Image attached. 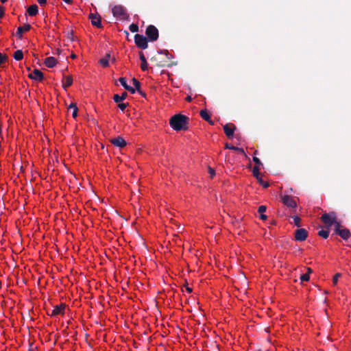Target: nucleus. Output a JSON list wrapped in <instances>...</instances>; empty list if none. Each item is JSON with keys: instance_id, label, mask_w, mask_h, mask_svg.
I'll list each match as a JSON object with an SVG mask.
<instances>
[{"instance_id": "21", "label": "nucleus", "mask_w": 351, "mask_h": 351, "mask_svg": "<svg viewBox=\"0 0 351 351\" xmlns=\"http://www.w3.org/2000/svg\"><path fill=\"white\" fill-rule=\"evenodd\" d=\"M267 207L264 205H261L258 207V212L260 213V219L262 220H266L267 217L264 213L266 211Z\"/></svg>"}, {"instance_id": "49", "label": "nucleus", "mask_w": 351, "mask_h": 351, "mask_svg": "<svg viewBox=\"0 0 351 351\" xmlns=\"http://www.w3.org/2000/svg\"><path fill=\"white\" fill-rule=\"evenodd\" d=\"M71 58H72L73 59L75 58H76V55H75V54H72V55H71Z\"/></svg>"}, {"instance_id": "45", "label": "nucleus", "mask_w": 351, "mask_h": 351, "mask_svg": "<svg viewBox=\"0 0 351 351\" xmlns=\"http://www.w3.org/2000/svg\"><path fill=\"white\" fill-rule=\"evenodd\" d=\"M210 125H214V122L211 120L210 117L209 118L208 121H207Z\"/></svg>"}, {"instance_id": "8", "label": "nucleus", "mask_w": 351, "mask_h": 351, "mask_svg": "<svg viewBox=\"0 0 351 351\" xmlns=\"http://www.w3.org/2000/svg\"><path fill=\"white\" fill-rule=\"evenodd\" d=\"M294 237L296 241H304L308 237V231L304 228H298L295 231Z\"/></svg>"}, {"instance_id": "24", "label": "nucleus", "mask_w": 351, "mask_h": 351, "mask_svg": "<svg viewBox=\"0 0 351 351\" xmlns=\"http://www.w3.org/2000/svg\"><path fill=\"white\" fill-rule=\"evenodd\" d=\"M69 109H73L72 110V112H73L72 116L73 118H76L77 116V112H78V108H77L76 104L71 103L69 106Z\"/></svg>"}, {"instance_id": "7", "label": "nucleus", "mask_w": 351, "mask_h": 351, "mask_svg": "<svg viewBox=\"0 0 351 351\" xmlns=\"http://www.w3.org/2000/svg\"><path fill=\"white\" fill-rule=\"evenodd\" d=\"M281 200L284 205L287 206L291 208H295L297 206L296 202L294 199V197L285 195L281 196Z\"/></svg>"}, {"instance_id": "43", "label": "nucleus", "mask_w": 351, "mask_h": 351, "mask_svg": "<svg viewBox=\"0 0 351 351\" xmlns=\"http://www.w3.org/2000/svg\"><path fill=\"white\" fill-rule=\"evenodd\" d=\"M186 291H187L188 293H191V292H192V291H193V290H192V288L189 287H186Z\"/></svg>"}, {"instance_id": "38", "label": "nucleus", "mask_w": 351, "mask_h": 351, "mask_svg": "<svg viewBox=\"0 0 351 351\" xmlns=\"http://www.w3.org/2000/svg\"><path fill=\"white\" fill-rule=\"evenodd\" d=\"M128 91H129L130 93H131L132 94H134L135 93L136 89L135 88H133L131 86H128L126 87V89Z\"/></svg>"}, {"instance_id": "41", "label": "nucleus", "mask_w": 351, "mask_h": 351, "mask_svg": "<svg viewBox=\"0 0 351 351\" xmlns=\"http://www.w3.org/2000/svg\"><path fill=\"white\" fill-rule=\"evenodd\" d=\"M40 5H44L47 3V0H36Z\"/></svg>"}, {"instance_id": "48", "label": "nucleus", "mask_w": 351, "mask_h": 351, "mask_svg": "<svg viewBox=\"0 0 351 351\" xmlns=\"http://www.w3.org/2000/svg\"><path fill=\"white\" fill-rule=\"evenodd\" d=\"M72 32L69 35V38H71V40H73V38H72Z\"/></svg>"}, {"instance_id": "20", "label": "nucleus", "mask_w": 351, "mask_h": 351, "mask_svg": "<svg viewBox=\"0 0 351 351\" xmlns=\"http://www.w3.org/2000/svg\"><path fill=\"white\" fill-rule=\"evenodd\" d=\"M128 96V93L126 92H123L121 95H119L118 94H115L113 96V100L115 103H120L121 101L125 99Z\"/></svg>"}, {"instance_id": "22", "label": "nucleus", "mask_w": 351, "mask_h": 351, "mask_svg": "<svg viewBox=\"0 0 351 351\" xmlns=\"http://www.w3.org/2000/svg\"><path fill=\"white\" fill-rule=\"evenodd\" d=\"M225 147H226V149H232V150H234V151H237V152H239L241 154H245V152H244V149L243 148L237 147H235L234 145H231L229 143H226Z\"/></svg>"}, {"instance_id": "35", "label": "nucleus", "mask_w": 351, "mask_h": 351, "mask_svg": "<svg viewBox=\"0 0 351 351\" xmlns=\"http://www.w3.org/2000/svg\"><path fill=\"white\" fill-rule=\"evenodd\" d=\"M8 59V57L5 54H2L0 53V65L2 64V63H4Z\"/></svg>"}, {"instance_id": "40", "label": "nucleus", "mask_w": 351, "mask_h": 351, "mask_svg": "<svg viewBox=\"0 0 351 351\" xmlns=\"http://www.w3.org/2000/svg\"><path fill=\"white\" fill-rule=\"evenodd\" d=\"M4 16V8L0 6V18H2Z\"/></svg>"}, {"instance_id": "6", "label": "nucleus", "mask_w": 351, "mask_h": 351, "mask_svg": "<svg viewBox=\"0 0 351 351\" xmlns=\"http://www.w3.org/2000/svg\"><path fill=\"white\" fill-rule=\"evenodd\" d=\"M337 219L336 213L330 212V213H324L322 215L321 219L326 226H331L335 223Z\"/></svg>"}, {"instance_id": "28", "label": "nucleus", "mask_w": 351, "mask_h": 351, "mask_svg": "<svg viewBox=\"0 0 351 351\" xmlns=\"http://www.w3.org/2000/svg\"><path fill=\"white\" fill-rule=\"evenodd\" d=\"M333 225L335 226V231L336 234L338 233L339 230L343 228V226L341 225L340 222L337 221L336 220L335 223H333Z\"/></svg>"}, {"instance_id": "26", "label": "nucleus", "mask_w": 351, "mask_h": 351, "mask_svg": "<svg viewBox=\"0 0 351 351\" xmlns=\"http://www.w3.org/2000/svg\"><path fill=\"white\" fill-rule=\"evenodd\" d=\"M14 58L19 61L23 58V53L21 50H17L14 53Z\"/></svg>"}, {"instance_id": "18", "label": "nucleus", "mask_w": 351, "mask_h": 351, "mask_svg": "<svg viewBox=\"0 0 351 351\" xmlns=\"http://www.w3.org/2000/svg\"><path fill=\"white\" fill-rule=\"evenodd\" d=\"M73 83V77L71 75H68L64 77V80H62V87L64 89H66L68 87L71 86Z\"/></svg>"}, {"instance_id": "46", "label": "nucleus", "mask_w": 351, "mask_h": 351, "mask_svg": "<svg viewBox=\"0 0 351 351\" xmlns=\"http://www.w3.org/2000/svg\"><path fill=\"white\" fill-rule=\"evenodd\" d=\"M63 1H64L65 3H69V4H70V3H72V0H63Z\"/></svg>"}, {"instance_id": "47", "label": "nucleus", "mask_w": 351, "mask_h": 351, "mask_svg": "<svg viewBox=\"0 0 351 351\" xmlns=\"http://www.w3.org/2000/svg\"><path fill=\"white\" fill-rule=\"evenodd\" d=\"M311 272H312V269H311L310 267H308V268H307V273H306V274H310V273H311Z\"/></svg>"}, {"instance_id": "34", "label": "nucleus", "mask_w": 351, "mask_h": 351, "mask_svg": "<svg viewBox=\"0 0 351 351\" xmlns=\"http://www.w3.org/2000/svg\"><path fill=\"white\" fill-rule=\"evenodd\" d=\"M300 278L301 281H302V282L303 281H308L310 277H309L308 274H304L301 275Z\"/></svg>"}, {"instance_id": "17", "label": "nucleus", "mask_w": 351, "mask_h": 351, "mask_svg": "<svg viewBox=\"0 0 351 351\" xmlns=\"http://www.w3.org/2000/svg\"><path fill=\"white\" fill-rule=\"evenodd\" d=\"M139 58L141 61V69L143 71H147L148 69L147 62L146 58L143 52L139 53Z\"/></svg>"}, {"instance_id": "14", "label": "nucleus", "mask_w": 351, "mask_h": 351, "mask_svg": "<svg viewBox=\"0 0 351 351\" xmlns=\"http://www.w3.org/2000/svg\"><path fill=\"white\" fill-rule=\"evenodd\" d=\"M89 18L91 19V23L93 25L96 26L97 27H99V28L102 27L100 16H97L96 14L91 13L89 15Z\"/></svg>"}, {"instance_id": "23", "label": "nucleus", "mask_w": 351, "mask_h": 351, "mask_svg": "<svg viewBox=\"0 0 351 351\" xmlns=\"http://www.w3.org/2000/svg\"><path fill=\"white\" fill-rule=\"evenodd\" d=\"M110 58V55L109 53H107L105 56V58H101L99 60V63L104 67H106L109 64V59Z\"/></svg>"}, {"instance_id": "42", "label": "nucleus", "mask_w": 351, "mask_h": 351, "mask_svg": "<svg viewBox=\"0 0 351 351\" xmlns=\"http://www.w3.org/2000/svg\"><path fill=\"white\" fill-rule=\"evenodd\" d=\"M141 96H143V97H146V94L145 93L143 92L141 88L138 89V90H136Z\"/></svg>"}, {"instance_id": "4", "label": "nucleus", "mask_w": 351, "mask_h": 351, "mask_svg": "<svg viewBox=\"0 0 351 351\" xmlns=\"http://www.w3.org/2000/svg\"><path fill=\"white\" fill-rule=\"evenodd\" d=\"M145 34L147 40L151 42L157 40L159 36L158 29L153 25H149L147 27Z\"/></svg>"}, {"instance_id": "32", "label": "nucleus", "mask_w": 351, "mask_h": 351, "mask_svg": "<svg viewBox=\"0 0 351 351\" xmlns=\"http://www.w3.org/2000/svg\"><path fill=\"white\" fill-rule=\"evenodd\" d=\"M119 81L121 83V84L124 87L125 89H126V87L129 86L126 82L125 77H120L119 79Z\"/></svg>"}, {"instance_id": "44", "label": "nucleus", "mask_w": 351, "mask_h": 351, "mask_svg": "<svg viewBox=\"0 0 351 351\" xmlns=\"http://www.w3.org/2000/svg\"><path fill=\"white\" fill-rule=\"evenodd\" d=\"M186 100L187 101H191L192 100V97H191V96H187V97H186Z\"/></svg>"}, {"instance_id": "25", "label": "nucleus", "mask_w": 351, "mask_h": 351, "mask_svg": "<svg viewBox=\"0 0 351 351\" xmlns=\"http://www.w3.org/2000/svg\"><path fill=\"white\" fill-rule=\"evenodd\" d=\"M199 114L201 117L205 121H208L209 118L210 117V115L206 109L202 110L199 112Z\"/></svg>"}, {"instance_id": "33", "label": "nucleus", "mask_w": 351, "mask_h": 351, "mask_svg": "<svg viewBox=\"0 0 351 351\" xmlns=\"http://www.w3.org/2000/svg\"><path fill=\"white\" fill-rule=\"evenodd\" d=\"M118 107L121 111H124L127 106H128V103H118Z\"/></svg>"}, {"instance_id": "37", "label": "nucleus", "mask_w": 351, "mask_h": 351, "mask_svg": "<svg viewBox=\"0 0 351 351\" xmlns=\"http://www.w3.org/2000/svg\"><path fill=\"white\" fill-rule=\"evenodd\" d=\"M253 161L256 163V166L262 165V162L260 159L256 156L253 157Z\"/></svg>"}, {"instance_id": "19", "label": "nucleus", "mask_w": 351, "mask_h": 351, "mask_svg": "<svg viewBox=\"0 0 351 351\" xmlns=\"http://www.w3.org/2000/svg\"><path fill=\"white\" fill-rule=\"evenodd\" d=\"M38 8L37 5H36V4L30 5L27 10V12L31 16H34L38 14Z\"/></svg>"}, {"instance_id": "30", "label": "nucleus", "mask_w": 351, "mask_h": 351, "mask_svg": "<svg viewBox=\"0 0 351 351\" xmlns=\"http://www.w3.org/2000/svg\"><path fill=\"white\" fill-rule=\"evenodd\" d=\"M129 29L133 33L137 32L138 31V26L137 24L132 23L129 26Z\"/></svg>"}, {"instance_id": "12", "label": "nucleus", "mask_w": 351, "mask_h": 351, "mask_svg": "<svg viewBox=\"0 0 351 351\" xmlns=\"http://www.w3.org/2000/svg\"><path fill=\"white\" fill-rule=\"evenodd\" d=\"M65 308H66V305L64 304H60L59 305H57V306H54L50 315L51 316H56L58 315H64Z\"/></svg>"}, {"instance_id": "9", "label": "nucleus", "mask_w": 351, "mask_h": 351, "mask_svg": "<svg viewBox=\"0 0 351 351\" xmlns=\"http://www.w3.org/2000/svg\"><path fill=\"white\" fill-rule=\"evenodd\" d=\"M236 128V126L232 123H228L223 125L224 133L228 138H233Z\"/></svg>"}, {"instance_id": "31", "label": "nucleus", "mask_w": 351, "mask_h": 351, "mask_svg": "<svg viewBox=\"0 0 351 351\" xmlns=\"http://www.w3.org/2000/svg\"><path fill=\"white\" fill-rule=\"evenodd\" d=\"M132 83L134 84V88L138 90L141 88V83L138 80H137L136 78L132 79Z\"/></svg>"}, {"instance_id": "11", "label": "nucleus", "mask_w": 351, "mask_h": 351, "mask_svg": "<svg viewBox=\"0 0 351 351\" xmlns=\"http://www.w3.org/2000/svg\"><path fill=\"white\" fill-rule=\"evenodd\" d=\"M28 77L34 80L42 81L44 78L43 73L38 69H35L32 73L28 75Z\"/></svg>"}, {"instance_id": "36", "label": "nucleus", "mask_w": 351, "mask_h": 351, "mask_svg": "<svg viewBox=\"0 0 351 351\" xmlns=\"http://www.w3.org/2000/svg\"><path fill=\"white\" fill-rule=\"evenodd\" d=\"M341 276V274L337 273L332 278V282L335 285L337 283L339 278Z\"/></svg>"}, {"instance_id": "39", "label": "nucleus", "mask_w": 351, "mask_h": 351, "mask_svg": "<svg viewBox=\"0 0 351 351\" xmlns=\"http://www.w3.org/2000/svg\"><path fill=\"white\" fill-rule=\"evenodd\" d=\"M208 172H209L211 178H213V176L215 175V170L213 169H212L211 167H208Z\"/></svg>"}, {"instance_id": "50", "label": "nucleus", "mask_w": 351, "mask_h": 351, "mask_svg": "<svg viewBox=\"0 0 351 351\" xmlns=\"http://www.w3.org/2000/svg\"><path fill=\"white\" fill-rule=\"evenodd\" d=\"M8 0H1L2 3H5Z\"/></svg>"}, {"instance_id": "10", "label": "nucleus", "mask_w": 351, "mask_h": 351, "mask_svg": "<svg viewBox=\"0 0 351 351\" xmlns=\"http://www.w3.org/2000/svg\"><path fill=\"white\" fill-rule=\"evenodd\" d=\"M253 176L257 179L258 182L260 184H261L264 188H267L269 184L268 182H265L263 181L262 176L259 172V167L258 166H254L252 170Z\"/></svg>"}, {"instance_id": "27", "label": "nucleus", "mask_w": 351, "mask_h": 351, "mask_svg": "<svg viewBox=\"0 0 351 351\" xmlns=\"http://www.w3.org/2000/svg\"><path fill=\"white\" fill-rule=\"evenodd\" d=\"M318 235L324 239H327L329 236V231L325 230H321L318 232Z\"/></svg>"}, {"instance_id": "29", "label": "nucleus", "mask_w": 351, "mask_h": 351, "mask_svg": "<svg viewBox=\"0 0 351 351\" xmlns=\"http://www.w3.org/2000/svg\"><path fill=\"white\" fill-rule=\"evenodd\" d=\"M292 218L293 219V222H294L295 226H296L297 227H300V226H301V224H300V221H301L300 218L298 216H297V215L293 216Z\"/></svg>"}, {"instance_id": "16", "label": "nucleus", "mask_w": 351, "mask_h": 351, "mask_svg": "<svg viewBox=\"0 0 351 351\" xmlns=\"http://www.w3.org/2000/svg\"><path fill=\"white\" fill-rule=\"evenodd\" d=\"M44 63L47 67L53 68L57 64V60L54 57L51 56L45 58Z\"/></svg>"}, {"instance_id": "3", "label": "nucleus", "mask_w": 351, "mask_h": 351, "mask_svg": "<svg viewBox=\"0 0 351 351\" xmlns=\"http://www.w3.org/2000/svg\"><path fill=\"white\" fill-rule=\"evenodd\" d=\"M112 13L114 17L119 18L121 20H125L128 18L126 9L121 5H114L112 8Z\"/></svg>"}, {"instance_id": "15", "label": "nucleus", "mask_w": 351, "mask_h": 351, "mask_svg": "<svg viewBox=\"0 0 351 351\" xmlns=\"http://www.w3.org/2000/svg\"><path fill=\"white\" fill-rule=\"evenodd\" d=\"M30 29H31V25L29 24H25L24 26H19L17 28L16 36L19 38H21L23 33L24 32L29 31Z\"/></svg>"}, {"instance_id": "1", "label": "nucleus", "mask_w": 351, "mask_h": 351, "mask_svg": "<svg viewBox=\"0 0 351 351\" xmlns=\"http://www.w3.org/2000/svg\"><path fill=\"white\" fill-rule=\"evenodd\" d=\"M189 123V117L181 114L173 115L169 120L170 126L176 131L187 130Z\"/></svg>"}, {"instance_id": "2", "label": "nucleus", "mask_w": 351, "mask_h": 351, "mask_svg": "<svg viewBox=\"0 0 351 351\" xmlns=\"http://www.w3.org/2000/svg\"><path fill=\"white\" fill-rule=\"evenodd\" d=\"M159 54L165 55L166 58L162 60H159L157 56H153L151 58V61L154 62L156 63V66L158 67H164L166 66H169L170 64H168V60L171 59L173 57L169 53L167 50H160L158 51Z\"/></svg>"}, {"instance_id": "13", "label": "nucleus", "mask_w": 351, "mask_h": 351, "mask_svg": "<svg viewBox=\"0 0 351 351\" xmlns=\"http://www.w3.org/2000/svg\"><path fill=\"white\" fill-rule=\"evenodd\" d=\"M110 143L118 147L122 148L126 145V141L121 136L112 138L110 140Z\"/></svg>"}, {"instance_id": "5", "label": "nucleus", "mask_w": 351, "mask_h": 351, "mask_svg": "<svg viewBox=\"0 0 351 351\" xmlns=\"http://www.w3.org/2000/svg\"><path fill=\"white\" fill-rule=\"evenodd\" d=\"M134 43L137 47L145 49L148 47V40L143 35L136 34L134 36Z\"/></svg>"}]
</instances>
